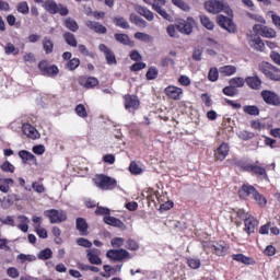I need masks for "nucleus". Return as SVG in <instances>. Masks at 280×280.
<instances>
[{
  "instance_id": "obj_62",
  "label": "nucleus",
  "mask_w": 280,
  "mask_h": 280,
  "mask_svg": "<svg viewBox=\"0 0 280 280\" xmlns=\"http://www.w3.org/2000/svg\"><path fill=\"white\" fill-rule=\"evenodd\" d=\"M77 244L78 246H83V248H91V246H93V243H91V241L84 237L78 238Z\"/></svg>"
},
{
  "instance_id": "obj_49",
  "label": "nucleus",
  "mask_w": 280,
  "mask_h": 280,
  "mask_svg": "<svg viewBox=\"0 0 280 280\" xmlns=\"http://www.w3.org/2000/svg\"><path fill=\"white\" fill-rule=\"evenodd\" d=\"M19 218L23 223L19 224L18 229H20V231H23V233H27V231H30V225L27 224V222H30V219H27V217L25 215H20Z\"/></svg>"
},
{
  "instance_id": "obj_4",
  "label": "nucleus",
  "mask_w": 280,
  "mask_h": 280,
  "mask_svg": "<svg viewBox=\"0 0 280 280\" xmlns=\"http://www.w3.org/2000/svg\"><path fill=\"white\" fill-rule=\"evenodd\" d=\"M44 215L49 219L50 224H60L67 222V212L63 210L58 211L57 209L46 210Z\"/></svg>"
},
{
  "instance_id": "obj_30",
  "label": "nucleus",
  "mask_w": 280,
  "mask_h": 280,
  "mask_svg": "<svg viewBox=\"0 0 280 280\" xmlns=\"http://www.w3.org/2000/svg\"><path fill=\"white\" fill-rule=\"evenodd\" d=\"M63 25L67 30H70V32H78V30H80V25H78V22L72 18H67L63 21Z\"/></svg>"
},
{
  "instance_id": "obj_56",
  "label": "nucleus",
  "mask_w": 280,
  "mask_h": 280,
  "mask_svg": "<svg viewBox=\"0 0 280 280\" xmlns=\"http://www.w3.org/2000/svg\"><path fill=\"white\" fill-rule=\"evenodd\" d=\"M187 264L192 270H198L201 266L200 258H190L187 260Z\"/></svg>"
},
{
  "instance_id": "obj_9",
  "label": "nucleus",
  "mask_w": 280,
  "mask_h": 280,
  "mask_svg": "<svg viewBox=\"0 0 280 280\" xmlns=\"http://www.w3.org/2000/svg\"><path fill=\"white\" fill-rule=\"evenodd\" d=\"M253 30L257 36H262V38H276L277 32L268 26H264L261 24H255Z\"/></svg>"
},
{
  "instance_id": "obj_52",
  "label": "nucleus",
  "mask_w": 280,
  "mask_h": 280,
  "mask_svg": "<svg viewBox=\"0 0 280 280\" xmlns=\"http://www.w3.org/2000/svg\"><path fill=\"white\" fill-rule=\"evenodd\" d=\"M114 23L117 25V27H121L122 30H130V24L124 18L114 19Z\"/></svg>"
},
{
  "instance_id": "obj_40",
  "label": "nucleus",
  "mask_w": 280,
  "mask_h": 280,
  "mask_svg": "<svg viewBox=\"0 0 280 280\" xmlns=\"http://www.w3.org/2000/svg\"><path fill=\"white\" fill-rule=\"evenodd\" d=\"M37 257L42 261H47V259H51V257H54V252H51V248L47 247V248L40 250L38 253Z\"/></svg>"
},
{
  "instance_id": "obj_63",
  "label": "nucleus",
  "mask_w": 280,
  "mask_h": 280,
  "mask_svg": "<svg viewBox=\"0 0 280 280\" xmlns=\"http://www.w3.org/2000/svg\"><path fill=\"white\" fill-rule=\"evenodd\" d=\"M201 102L205 103V106L207 108H210V106H213V101L211 100V96L207 93L201 94Z\"/></svg>"
},
{
  "instance_id": "obj_25",
  "label": "nucleus",
  "mask_w": 280,
  "mask_h": 280,
  "mask_svg": "<svg viewBox=\"0 0 280 280\" xmlns=\"http://www.w3.org/2000/svg\"><path fill=\"white\" fill-rule=\"evenodd\" d=\"M19 156L22 159L23 163H32L33 165L37 163L36 155L30 151L22 150L19 152Z\"/></svg>"
},
{
  "instance_id": "obj_61",
  "label": "nucleus",
  "mask_w": 280,
  "mask_h": 280,
  "mask_svg": "<svg viewBox=\"0 0 280 280\" xmlns=\"http://www.w3.org/2000/svg\"><path fill=\"white\" fill-rule=\"evenodd\" d=\"M4 51L7 56H10V54H13V56H16V54H19V50H16V47L12 43L7 44V46L4 47Z\"/></svg>"
},
{
  "instance_id": "obj_26",
  "label": "nucleus",
  "mask_w": 280,
  "mask_h": 280,
  "mask_svg": "<svg viewBox=\"0 0 280 280\" xmlns=\"http://www.w3.org/2000/svg\"><path fill=\"white\" fill-rule=\"evenodd\" d=\"M176 30L177 32H180V34L189 35L194 32V26L187 21H182L176 24Z\"/></svg>"
},
{
  "instance_id": "obj_31",
  "label": "nucleus",
  "mask_w": 280,
  "mask_h": 280,
  "mask_svg": "<svg viewBox=\"0 0 280 280\" xmlns=\"http://www.w3.org/2000/svg\"><path fill=\"white\" fill-rule=\"evenodd\" d=\"M10 185H14V179L12 178H0V191L8 194L10 191Z\"/></svg>"
},
{
  "instance_id": "obj_12",
  "label": "nucleus",
  "mask_w": 280,
  "mask_h": 280,
  "mask_svg": "<svg viewBox=\"0 0 280 280\" xmlns=\"http://www.w3.org/2000/svg\"><path fill=\"white\" fill-rule=\"evenodd\" d=\"M78 82L83 89H95V86H100V80L95 77L81 75Z\"/></svg>"
},
{
  "instance_id": "obj_15",
  "label": "nucleus",
  "mask_w": 280,
  "mask_h": 280,
  "mask_svg": "<svg viewBox=\"0 0 280 280\" xmlns=\"http://www.w3.org/2000/svg\"><path fill=\"white\" fill-rule=\"evenodd\" d=\"M98 49L102 51V54H104L107 65H117V57L115 56V52L108 48V46L105 44H100Z\"/></svg>"
},
{
  "instance_id": "obj_44",
  "label": "nucleus",
  "mask_w": 280,
  "mask_h": 280,
  "mask_svg": "<svg viewBox=\"0 0 280 280\" xmlns=\"http://www.w3.org/2000/svg\"><path fill=\"white\" fill-rule=\"evenodd\" d=\"M226 250H229V247L217 244L214 245V249L212 250V254L217 255V257H224L226 255Z\"/></svg>"
},
{
  "instance_id": "obj_43",
  "label": "nucleus",
  "mask_w": 280,
  "mask_h": 280,
  "mask_svg": "<svg viewBox=\"0 0 280 280\" xmlns=\"http://www.w3.org/2000/svg\"><path fill=\"white\" fill-rule=\"evenodd\" d=\"M115 40L117 43H120L121 45H130V37L127 34L124 33H116L114 35Z\"/></svg>"
},
{
  "instance_id": "obj_58",
  "label": "nucleus",
  "mask_w": 280,
  "mask_h": 280,
  "mask_svg": "<svg viewBox=\"0 0 280 280\" xmlns=\"http://www.w3.org/2000/svg\"><path fill=\"white\" fill-rule=\"evenodd\" d=\"M109 214H110V209H108L106 207L97 206V208L95 210V215H105V218H106Z\"/></svg>"
},
{
  "instance_id": "obj_20",
  "label": "nucleus",
  "mask_w": 280,
  "mask_h": 280,
  "mask_svg": "<svg viewBox=\"0 0 280 280\" xmlns=\"http://www.w3.org/2000/svg\"><path fill=\"white\" fill-rule=\"evenodd\" d=\"M230 148L226 142H223L215 151L214 159L215 161H224L229 156Z\"/></svg>"
},
{
  "instance_id": "obj_57",
  "label": "nucleus",
  "mask_w": 280,
  "mask_h": 280,
  "mask_svg": "<svg viewBox=\"0 0 280 280\" xmlns=\"http://www.w3.org/2000/svg\"><path fill=\"white\" fill-rule=\"evenodd\" d=\"M158 14H160V16H162V19H164L165 21H174V18H172V15L170 13H167V11L163 8L158 9V11H155Z\"/></svg>"
},
{
  "instance_id": "obj_55",
  "label": "nucleus",
  "mask_w": 280,
  "mask_h": 280,
  "mask_svg": "<svg viewBox=\"0 0 280 280\" xmlns=\"http://www.w3.org/2000/svg\"><path fill=\"white\" fill-rule=\"evenodd\" d=\"M173 5H176L177 8H179L180 10H184V12H189L190 8L189 4H187V2L183 1V0H172Z\"/></svg>"
},
{
  "instance_id": "obj_19",
  "label": "nucleus",
  "mask_w": 280,
  "mask_h": 280,
  "mask_svg": "<svg viewBox=\"0 0 280 280\" xmlns=\"http://www.w3.org/2000/svg\"><path fill=\"white\" fill-rule=\"evenodd\" d=\"M103 222L108 224V226H115L116 229H121L122 231L126 230V223L116 217H112L110 214L108 217H104Z\"/></svg>"
},
{
  "instance_id": "obj_7",
  "label": "nucleus",
  "mask_w": 280,
  "mask_h": 280,
  "mask_svg": "<svg viewBox=\"0 0 280 280\" xmlns=\"http://www.w3.org/2000/svg\"><path fill=\"white\" fill-rule=\"evenodd\" d=\"M205 8L210 14H220L224 11V0H208L205 2Z\"/></svg>"
},
{
  "instance_id": "obj_28",
  "label": "nucleus",
  "mask_w": 280,
  "mask_h": 280,
  "mask_svg": "<svg viewBox=\"0 0 280 280\" xmlns=\"http://www.w3.org/2000/svg\"><path fill=\"white\" fill-rule=\"evenodd\" d=\"M219 73L221 75H226L228 78L231 75H235V73H237V68L235 66H222L219 68Z\"/></svg>"
},
{
  "instance_id": "obj_45",
  "label": "nucleus",
  "mask_w": 280,
  "mask_h": 280,
  "mask_svg": "<svg viewBox=\"0 0 280 280\" xmlns=\"http://www.w3.org/2000/svg\"><path fill=\"white\" fill-rule=\"evenodd\" d=\"M129 172L135 176H139V174H143V168H141V166H139L136 161H131L129 165Z\"/></svg>"
},
{
  "instance_id": "obj_35",
  "label": "nucleus",
  "mask_w": 280,
  "mask_h": 280,
  "mask_svg": "<svg viewBox=\"0 0 280 280\" xmlns=\"http://www.w3.org/2000/svg\"><path fill=\"white\" fill-rule=\"evenodd\" d=\"M78 67H80V58L77 57L70 59L65 63V69H67V71H75Z\"/></svg>"
},
{
  "instance_id": "obj_38",
  "label": "nucleus",
  "mask_w": 280,
  "mask_h": 280,
  "mask_svg": "<svg viewBox=\"0 0 280 280\" xmlns=\"http://www.w3.org/2000/svg\"><path fill=\"white\" fill-rule=\"evenodd\" d=\"M233 212L235 213L236 218H238V220H242L243 222H245L246 220H248V218L253 215L249 212H246V210H244L243 208L233 209Z\"/></svg>"
},
{
  "instance_id": "obj_59",
  "label": "nucleus",
  "mask_w": 280,
  "mask_h": 280,
  "mask_svg": "<svg viewBox=\"0 0 280 280\" xmlns=\"http://www.w3.org/2000/svg\"><path fill=\"white\" fill-rule=\"evenodd\" d=\"M2 172H7L9 174H14L15 167L9 161H5L1 166Z\"/></svg>"
},
{
  "instance_id": "obj_13",
  "label": "nucleus",
  "mask_w": 280,
  "mask_h": 280,
  "mask_svg": "<svg viewBox=\"0 0 280 280\" xmlns=\"http://www.w3.org/2000/svg\"><path fill=\"white\" fill-rule=\"evenodd\" d=\"M257 191V188L250 184H243L238 189V197L242 200H248L250 196H255V192Z\"/></svg>"
},
{
  "instance_id": "obj_3",
  "label": "nucleus",
  "mask_w": 280,
  "mask_h": 280,
  "mask_svg": "<svg viewBox=\"0 0 280 280\" xmlns=\"http://www.w3.org/2000/svg\"><path fill=\"white\" fill-rule=\"evenodd\" d=\"M38 69L42 75H48V78H56L60 73V69L56 65H49V61L42 60L38 63Z\"/></svg>"
},
{
  "instance_id": "obj_46",
  "label": "nucleus",
  "mask_w": 280,
  "mask_h": 280,
  "mask_svg": "<svg viewBox=\"0 0 280 280\" xmlns=\"http://www.w3.org/2000/svg\"><path fill=\"white\" fill-rule=\"evenodd\" d=\"M223 95H226L228 97H235V95L240 94V91L237 89L233 88L231 84L226 85L222 90Z\"/></svg>"
},
{
  "instance_id": "obj_6",
  "label": "nucleus",
  "mask_w": 280,
  "mask_h": 280,
  "mask_svg": "<svg viewBox=\"0 0 280 280\" xmlns=\"http://www.w3.org/2000/svg\"><path fill=\"white\" fill-rule=\"evenodd\" d=\"M261 72L269 80H273V82H279L280 81V69L275 67V66H272L269 62L262 63Z\"/></svg>"
},
{
  "instance_id": "obj_29",
  "label": "nucleus",
  "mask_w": 280,
  "mask_h": 280,
  "mask_svg": "<svg viewBox=\"0 0 280 280\" xmlns=\"http://www.w3.org/2000/svg\"><path fill=\"white\" fill-rule=\"evenodd\" d=\"M42 45L45 54H54V40H51L50 37H44Z\"/></svg>"
},
{
  "instance_id": "obj_33",
  "label": "nucleus",
  "mask_w": 280,
  "mask_h": 280,
  "mask_svg": "<svg viewBox=\"0 0 280 280\" xmlns=\"http://www.w3.org/2000/svg\"><path fill=\"white\" fill-rule=\"evenodd\" d=\"M252 198L255 200L258 207H266V205H268V200L264 195H261V192H259V190H256Z\"/></svg>"
},
{
  "instance_id": "obj_39",
  "label": "nucleus",
  "mask_w": 280,
  "mask_h": 280,
  "mask_svg": "<svg viewBox=\"0 0 280 280\" xmlns=\"http://www.w3.org/2000/svg\"><path fill=\"white\" fill-rule=\"evenodd\" d=\"M200 23L203 27H206V30L212 31L215 27L213 21H211V19H209L207 15H200Z\"/></svg>"
},
{
  "instance_id": "obj_34",
  "label": "nucleus",
  "mask_w": 280,
  "mask_h": 280,
  "mask_svg": "<svg viewBox=\"0 0 280 280\" xmlns=\"http://www.w3.org/2000/svg\"><path fill=\"white\" fill-rule=\"evenodd\" d=\"M63 39L70 47H78V39L75 38V35L70 32H66L63 34Z\"/></svg>"
},
{
  "instance_id": "obj_18",
  "label": "nucleus",
  "mask_w": 280,
  "mask_h": 280,
  "mask_svg": "<svg viewBox=\"0 0 280 280\" xmlns=\"http://www.w3.org/2000/svg\"><path fill=\"white\" fill-rule=\"evenodd\" d=\"M85 25L89 30H92V32H95V34H106V32H108V28H106V26H104L100 22L88 20L85 22Z\"/></svg>"
},
{
  "instance_id": "obj_37",
  "label": "nucleus",
  "mask_w": 280,
  "mask_h": 280,
  "mask_svg": "<svg viewBox=\"0 0 280 280\" xmlns=\"http://www.w3.org/2000/svg\"><path fill=\"white\" fill-rule=\"evenodd\" d=\"M58 3H56V1L54 0H47L45 2V10H47V12H49L50 14H58Z\"/></svg>"
},
{
  "instance_id": "obj_48",
  "label": "nucleus",
  "mask_w": 280,
  "mask_h": 280,
  "mask_svg": "<svg viewBox=\"0 0 280 280\" xmlns=\"http://www.w3.org/2000/svg\"><path fill=\"white\" fill-rule=\"evenodd\" d=\"M135 38H137V40H142V43H152L153 40V37L151 35L141 32L135 33Z\"/></svg>"
},
{
  "instance_id": "obj_22",
  "label": "nucleus",
  "mask_w": 280,
  "mask_h": 280,
  "mask_svg": "<svg viewBox=\"0 0 280 280\" xmlns=\"http://www.w3.org/2000/svg\"><path fill=\"white\" fill-rule=\"evenodd\" d=\"M248 43L256 51H264L266 47V44H264V40L258 35L250 36Z\"/></svg>"
},
{
  "instance_id": "obj_36",
  "label": "nucleus",
  "mask_w": 280,
  "mask_h": 280,
  "mask_svg": "<svg viewBox=\"0 0 280 280\" xmlns=\"http://www.w3.org/2000/svg\"><path fill=\"white\" fill-rule=\"evenodd\" d=\"M229 84L235 89H242L246 84V79L242 77H235L229 80Z\"/></svg>"
},
{
  "instance_id": "obj_32",
  "label": "nucleus",
  "mask_w": 280,
  "mask_h": 280,
  "mask_svg": "<svg viewBox=\"0 0 280 280\" xmlns=\"http://www.w3.org/2000/svg\"><path fill=\"white\" fill-rule=\"evenodd\" d=\"M130 22L135 23L138 27H148V22L135 13L130 14Z\"/></svg>"
},
{
  "instance_id": "obj_50",
  "label": "nucleus",
  "mask_w": 280,
  "mask_h": 280,
  "mask_svg": "<svg viewBox=\"0 0 280 280\" xmlns=\"http://www.w3.org/2000/svg\"><path fill=\"white\" fill-rule=\"evenodd\" d=\"M147 80H156L159 78V69L156 67H150L145 73Z\"/></svg>"
},
{
  "instance_id": "obj_2",
  "label": "nucleus",
  "mask_w": 280,
  "mask_h": 280,
  "mask_svg": "<svg viewBox=\"0 0 280 280\" xmlns=\"http://www.w3.org/2000/svg\"><path fill=\"white\" fill-rule=\"evenodd\" d=\"M124 106L128 113H137L141 107V101H139V96L135 94H125L122 96Z\"/></svg>"
},
{
  "instance_id": "obj_47",
  "label": "nucleus",
  "mask_w": 280,
  "mask_h": 280,
  "mask_svg": "<svg viewBox=\"0 0 280 280\" xmlns=\"http://www.w3.org/2000/svg\"><path fill=\"white\" fill-rule=\"evenodd\" d=\"M88 259H89L90 264H93L95 266H102V258H100L97 253L89 252Z\"/></svg>"
},
{
  "instance_id": "obj_5",
  "label": "nucleus",
  "mask_w": 280,
  "mask_h": 280,
  "mask_svg": "<svg viewBox=\"0 0 280 280\" xmlns=\"http://www.w3.org/2000/svg\"><path fill=\"white\" fill-rule=\"evenodd\" d=\"M217 23L219 27H222L230 34H235L237 32V26L233 22V20L226 15H218L217 16Z\"/></svg>"
},
{
  "instance_id": "obj_42",
  "label": "nucleus",
  "mask_w": 280,
  "mask_h": 280,
  "mask_svg": "<svg viewBox=\"0 0 280 280\" xmlns=\"http://www.w3.org/2000/svg\"><path fill=\"white\" fill-rule=\"evenodd\" d=\"M243 110L246 113V115H252L254 117L259 115V107H257V105H245L243 106Z\"/></svg>"
},
{
  "instance_id": "obj_16",
  "label": "nucleus",
  "mask_w": 280,
  "mask_h": 280,
  "mask_svg": "<svg viewBox=\"0 0 280 280\" xmlns=\"http://www.w3.org/2000/svg\"><path fill=\"white\" fill-rule=\"evenodd\" d=\"M244 226L245 233H247L248 235H253V233H255V229L259 226V220H257V218H255L254 215L248 217V219L244 221Z\"/></svg>"
},
{
  "instance_id": "obj_14",
  "label": "nucleus",
  "mask_w": 280,
  "mask_h": 280,
  "mask_svg": "<svg viewBox=\"0 0 280 280\" xmlns=\"http://www.w3.org/2000/svg\"><path fill=\"white\" fill-rule=\"evenodd\" d=\"M164 93L168 100H174L175 102H178L180 100V96L183 95V89L175 86V85H168L164 89Z\"/></svg>"
},
{
  "instance_id": "obj_53",
  "label": "nucleus",
  "mask_w": 280,
  "mask_h": 280,
  "mask_svg": "<svg viewBox=\"0 0 280 280\" xmlns=\"http://www.w3.org/2000/svg\"><path fill=\"white\" fill-rule=\"evenodd\" d=\"M219 78H220V71H218V68H210L208 73V80L210 82H218Z\"/></svg>"
},
{
  "instance_id": "obj_23",
  "label": "nucleus",
  "mask_w": 280,
  "mask_h": 280,
  "mask_svg": "<svg viewBox=\"0 0 280 280\" xmlns=\"http://www.w3.org/2000/svg\"><path fill=\"white\" fill-rule=\"evenodd\" d=\"M245 84H247V86L254 91H259L261 89V79H259L257 75L247 77L245 78Z\"/></svg>"
},
{
  "instance_id": "obj_10",
  "label": "nucleus",
  "mask_w": 280,
  "mask_h": 280,
  "mask_svg": "<svg viewBox=\"0 0 280 280\" xmlns=\"http://www.w3.org/2000/svg\"><path fill=\"white\" fill-rule=\"evenodd\" d=\"M106 257H108V259H113V261H124V259H130V253L124 248L109 249L106 253Z\"/></svg>"
},
{
  "instance_id": "obj_64",
  "label": "nucleus",
  "mask_w": 280,
  "mask_h": 280,
  "mask_svg": "<svg viewBox=\"0 0 280 280\" xmlns=\"http://www.w3.org/2000/svg\"><path fill=\"white\" fill-rule=\"evenodd\" d=\"M124 237H114L110 242L113 248H121V246L124 245Z\"/></svg>"
},
{
  "instance_id": "obj_17",
  "label": "nucleus",
  "mask_w": 280,
  "mask_h": 280,
  "mask_svg": "<svg viewBox=\"0 0 280 280\" xmlns=\"http://www.w3.org/2000/svg\"><path fill=\"white\" fill-rule=\"evenodd\" d=\"M22 132L23 135H26L28 139H39L40 133H38V130L36 127H34L32 124L25 122L22 125Z\"/></svg>"
},
{
  "instance_id": "obj_8",
  "label": "nucleus",
  "mask_w": 280,
  "mask_h": 280,
  "mask_svg": "<svg viewBox=\"0 0 280 280\" xmlns=\"http://www.w3.org/2000/svg\"><path fill=\"white\" fill-rule=\"evenodd\" d=\"M260 96L262 97L265 104H268L269 106H280V96L273 91L262 90Z\"/></svg>"
},
{
  "instance_id": "obj_41",
  "label": "nucleus",
  "mask_w": 280,
  "mask_h": 280,
  "mask_svg": "<svg viewBox=\"0 0 280 280\" xmlns=\"http://www.w3.org/2000/svg\"><path fill=\"white\" fill-rule=\"evenodd\" d=\"M74 113L78 115V117H81V119H86V117H89V112H86L84 104L77 105Z\"/></svg>"
},
{
  "instance_id": "obj_51",
  "label": "nucleus",
  "mask_w": 280,
  "mask_h": 280,
  "mask_svg": "<svg viewBox=\"0 0 280 280\" xmlns=\"http://www.w3.org/2000/svg\"><path fill=\"white\" fill-rule=\"evenodd\" d=\"M201 244H202V248H203L205 253H207V255H209L210 253H213V249L215 247V242L203 241Z\"/></svg>"
},
{
  "instance_id": "obj_27",
  "label": "nucleus",
  "mask_w": 280,
  "mask_h": 280,
  "mask_svg": "<svg viewBox=\"0 0 280 280\" xmlns=\"http://www.w3.org/2000/svg\"><path fill=\"white\" fill-rule=\"evenodd\" d=\"M232 259L234 261H238L240 264H245V266H250L255 262L253 258L245 256L244 254H234L232 255Z\"/></svg>"
},
{
  "instance_id": "obj_60",
  "label": "nucleus",
  "mask_w": 280,
  "mask_h": 280,
  "mask_svg": "<svg viewBox=\"0 0 280 280\" xmlns=\"http://www.w3.org/2000/svg\"><path fill=\"white\" fill-rule=\"evenodd\" d=\"M126 248H128V250H139V243L132 238H129L126 242Z\"/></svg>"
},
{
  "instance_id": "obj_24",
  "label": "nucleus",
  "mask_w": 280,
  "mask_h": 280,
  "mask_svg": "<svg viewBox=\"0 0 280 280\" xmlns=\"http://www.w3.org/2000/svg\"><path fill=\"white\" fill-rule=\"evenodd\" d=\"M136 12L140 14V16H143L149 22L154 21V13L150 11L147 7L143 5H137Z\"/></svg>"
},
{
  "instance_id": "obj_11",
  "label": "nucleus",
  "mask_w": 280,
  "mask_h": 280,
  "mask_svg": "<svg viewBox=\"0 0 280 280\" xmlns=\"http://www.w3.org/2000/svg\"><path fill=\"white\" fill-rule=\"evenodd\" d=\"M243 170L245 172H250L252 174H254L255 176H257L258 178H268V173L266 172V168L255 165V164H246L243 166Z\"/></svg>"
},
{
  "instance_id": "obj_1",
  "label": "nucleus",
  "mask_w": 280,
  "mask_h": 280,
  "mask_svg": "<svg viewBox=\"0 0 280 280\" xmlns=\"http://www.w3.org/2000/svg\"><path fill=\"white\" fill-rule=\"evenodd\" d=\"M93 183L98 189H103L104 191L113 190L117 187V179L104 174L96 175L93 178Z\"/></svg>"
},
{
  "instance_id": "obj_21",
  "label": "nucleus",
  "mask_w": 280,
  "mask_h": 280,
  "mask_svg": "<svg viewBox=\"0 0 280 280\" xmlns=\"http://www.w3.org/2000/svg\"><path fill=\"white\" fill-rule=\"evenodd\" d=\"M75 226L77 231H79L80 235L86 236L89 235V223L86 222V219L79 217L75 220Z\"/></svg>"
},
{
  "instance_id": "obj_54",
  "label": "nucleus",
  "mask_w": 280,
  "mask_h": 280,
  "mask_svg": "<svg viewBox=\"0 0 280 280\" xmlns=\"http://www.w3.org/2000/svg\"><path fill=\"white\" fill-rule=\"evenodd\" d=\"M16 10L20 14H30V4L25 1L20 2L18 3Z\"/></svg>"
}]
</instances>
